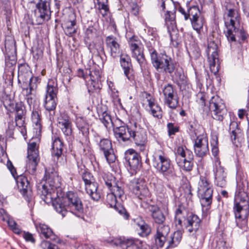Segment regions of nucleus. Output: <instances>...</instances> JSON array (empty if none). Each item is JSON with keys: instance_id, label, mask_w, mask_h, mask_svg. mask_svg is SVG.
I'll use <instances>...</instances> for the list:
<instances>
[{"instance_id": "obj_1", "label": "nucleus", "mask_w": 249, "mask_h": 249, "mask_svg": "<svg viewBox=\"0 0 249 249\" xmlns=\"http://www.w3.org/2000/svg\"><path fill=\"white\" fill-rule=\"evenodd\" d=\"M151 63L157 71L169 74L178 83L185 81L186 77L182 69L177 67L175 60L165 52L160 53Z\"/></svg>"}, {"instance_id": "obj_2", "label": "nucleus", "mask_w": 249, "mask_h": 249, "mask_svg": "<svg viewBox=\"0 0 249 249\" xmlns=\"http://www.w3.org/2000/svg\"><path fill=\"white\" fill-rule=\"evenodd\" d=\"M233 212L237 227L246 231L249 215V196L246 192L240 188V186L235 195Z\"/></svg>"}, {"instance_id": "obj_3", "label": "nucleus", "mask_w": 249, "mask_h": 249, "mask_svg": "<svg viewBox=\"0 0 249 249\" xmlns=\"http://www.w3.org/2000/svg\"><path fill=\"white\" fill-rule=\"evenodd\" d=\"M45 178V183L40 182L37 184V193L43 201L50 200L57 194L56 190L60 185L59 179L53 168H46Z\"/></svg>"}, {"instance_id": "obj_4", "label": "nucleus", "mask_w": 249, "mask_h": 249, "mask_svg": "<svg viewBox=\"0 0 249 249\" xmlns=\"http://www.w3.org/2000/svg\"><path fill=\"white\" fill-rule=\"evenodd\" d=\"M153 166L157 172L164 178L168 179L173 177L175 170L171 161L166 152L162 149H156L152 159Z\"/></svg>"}, {"instance_id": "obj_5", "label": "nucleus", "mask_w": 249, "mask_h": 249, "mask_svg": "<svg viewBox=\"0 0 249 249\" xmlns=\"http://www.w3.org/2000/svg\"><path fill=\"white\" fill-rule=\"evenodd\" d=\"M170 231L168 225H159L157 227L156 233L154 236L155 244L157 247H163L166 241L168 244L167 249L175 248L179 244L182 239V231L178 230L168 239Z\"/></svg>"}, {"instance_id": "obj_6", "label": "nucleus", "mask_w": 249, "mask_h": 249, "mask_svg": "<svg viewBox=\"0 0 249 249\" xmlns=\"http://www.w3.org/2000/svg\"><path fill=\"white\" fill-rule=\"evenodd\" d=\"M213 189L212 186L205 176H201L198 184L197 196L203 211H208L210 208L213 200Z\"/></svg>"}, {"instance_id": "obj_7", "label": "nucleus", "mask_w": 249, "mask_h": 249, "mask_svg": "<svg viewBox=\"0 0 249 249\" xmlns=\"http://www.w3.org/2000/svg\"><path fill=\"white\" fill-rule=\"evenodd\" d=\"M79 173L81 175L84 182L87 193L93 201H98L101 198L102 193L92 174L88 169H84L83 171L82 168Z\"/></svg>"}, {"instance_id": "obj_8", "label": "nucleus", "mask_w": 249, "mask_h": 249, "mask_svg": "<svg viewBox=\"0 0 249 249\" xmlns=\"http://www.w3.org/2000/svg\"><path fill=\"white\" fill-rule=\"evenodd\" d=\"M176 161L179 169L186 172L191 171L194 166L193 152L182 146L178 147L175 152Z\"/></svg>"}, {"instance_id": "obj_9", "label": "nucleus", "mask_w": 249, "mask_h": 249, "mask_svg": "<svg viewBox=\"0 0 249 249\" xmlns=\"http://www.w3.org/2000/svg\"><path fill=\"white\" fill-rule=\"evenodd\" d=\"M51 0H39L36 4L34 15L36 25H41L50 19Z\"/></svg>"}, {"instance_id": "obj_10", "label": "nucleus", "mask_w": 249, "mask_h": 249, "mask_svg": "<svg viewBox=\"0 0 249 249\" xmlns=\"http://www.w3.org/2000/svg\"><path fill=\"white\" fill-rule=\"evenodd\" d=\"M94 141L98 146L99 152L103 154L107 161L109 164L114 162L116 156L111 141L108 139L101 138L98 134L94 136Z\"/></svg>"}, {"instance_id": "obj_11", "label": "nucleus", "mask_w": 249, "mask_h": 249, "mask_svg": "<svg viewBox=\"0 0 249 249\" xmlns=\"http://www.w3.org/2000/svg\"><path fill=\"white\" fill-rule=\"evenodd\" d=\"M124 163L132 175L139 172L142 166L140 155L132 149H129L125 152Z\"/></svg>"}, {"instance_id": "obj_12", "label": "nucleus", "mask_w": 249, "mask_h": 249, "mask_svg": "<svg viewBox=\"0 0 249 249\" xmlns=\"http://www.w3.org/2000/svg\"><path fill=\"white\" fill-rule=\"evenodd\" d=\"M65 196L68 211L79 218L83 217V205L78 194L72 191H69Z\"/></svg>"}, {"instance_id": "obj_13", "label": "nucleus", "mask_w": 249, "mask_h": 249, "mask_svg": "<svg viewBox=\"0 0 249 249\" xmlns=\"http://www.w3.org/2000/svg\"><path fill=\"white\" fill-rule=\"evenodd\" d=\"M36 143L33 142L28 146L26 171L31 175H34L36 170V166L39 161L38 150L36 148Z\"/></svg>"}, {"instance_id": "obj_14", "label": "nucleus", "mask_w": 249, "mask_h": 249, "mask_svg": "<svg viewBox=\"0 0 249 249\" xmlns=\"http://www.w3.org/2000/svg\"><path fill=\"white\" fill-rule=\"evenodd\" d=\"M209 108L213 112V118L218 121H222L226 114V109L223 100L218 96H213L209 103Z\"/></svg>"}, {"instance_id": "obj_15", "label": "nucleus", "mask_w": 249, "mask_h": 249, "mask_svg": "<svg viewBox=\"0 0 249 249\" xmlns=\"http://www.w3.org/2000/svg\"><path fill=\"white\" fill-rule=\"evenodd\" d=\"M129 188L133 193L141 199H144L150 196L151 194L146 183L142 178H134L131 181Z\"/></svg>"}, {"instance_id": "obj_16", "label": "nucleus", "mask_w": 249, "mask_h": 249, "mask_svg": "<svg viewBox=\"0 0 249 249\" xmlns=\"http://www.w3.org/2000/svg\"><path fill=\"white\" fill-rule=\"evenodd\" d=\"M128 42L132 57L135 58L140 65L143 64L145 59L142 49L140 46V41L138 37L133 35L128 38Z\"/></svg>"}, {"instance_id": "obj_17", "label": "nucleus", "mask_w": 249, "mask_h": 249, "mask_svg": "<svg viewBox=\"0 0 249 249\" xmlns=\"http://www.w3.org/2000/svg\"><path fill=\"white\" fill-rule=\"evenodd\" d=\"M164 103L169 108L175 109L178 105V97L172 85L168 84L162 89Z\"/></svg>"}, {"instance_id": "obj_18", "label": "nucleus", "mask_w": 249, "mask_h": 249, "mask_svg": "<svg viewBox=\"0 0 249 249\" xmlns=\"http://www.w3.org/2000/svg\"><path fill=\"white\" fill-rule=\"evenodd\" d=\"M121 125L119 126H113V132L115 138L119 141L125 142L131 140V134L134 127V124L130 125H125V124L121 120Z\"/></svg>"}, {"instance_id": "obj_19", "label": "nucleus", "mask_w": 249, "mask_h": 249, "mask_svg": "<svg viewBox=\"0 0 249 249\" xmlns=\"http://www.w3.org/2000/svg\"><path fill=\"white\" fill-rule=\"evenodd\" d=\"M75 124L79 130L80 142L82 145H88L89 140V124L87 121L82 117L76 118Z\"/></svg>"}, {"instance_id": "obj_20", "label": "nucleus", "mask_w": 249, "mask_h": 249, "mask_svg": "<svg viewBox=\"0 0 249 249\" xmlns=\"http://www.w3.org/2000/svg\"><path fill=\"white\" fill-rule=\"evenodd\" d=\"M225 34L231 46L232 43H236V37L238 38L237 41L241 45L248 41L247 39L249 37V35L243 28L239 29L237 27L231 30V29L227 30L226 32H225Z\"/></svg>"}, {"instance_id": "obj_21", "label": "nucleus", "mask_w": 249, "mask_h": 249, "mask_svg": "<svg viewBox=\"0 0 249 249\" xmlns=\"http://www.w3.org/2000/svg\"><path fill=\"white\" fill-rule=\"evenodd\" d=\"M165 22L167 26L168 32L170 35L171 41L175 47H178V40L174 37V33L177 35L176 31V25L175 21V15L174 13L167 11L165 14Z\"/></svg>"}, {"instance_id": "obj_22", "label": "nucleus", "mask_w": 249, "mask_h": 249, "mask_svg": "<svg viewBox=\"0 0 249 249\" xmlns=\"http://www.w3.org/2000/svg\"><path fill=\"white\" fill-rule=\"evenodd\" d=\"M194 150L196 156L203 157L209 153L208 140L205 135H199L194 140Z\"/></svg>"}, {"instance_id": "obj_23", "label": "nucleus", "mask_w": 249, "mask_h": 249, "mask_svg": "<svg viewBox=\"0 0 249 249\" xmlns=\"http://www.w3.org/2000/svg\"><path fill=\"white\" fill-rule=\"evenodd\" d=\"M217 50V47L216 43L213 41H211L208 44L206 50L210 70L214 73H216L218 70L217 68L216 71L214 69L216 63H218L219 61Z\"/></svg>"}, {"instance_id": "obj_24", "label": "nucleus", "mask_w": 249, "mask_h": 249, "mask_svg": "<svg viewBox=\"0 0 249 249\" xmlns=\"http://www.w3.org/2000/svg\"><path fill=\"white\" fill-rule=\"evenodd\" d=\"M213 171L214 175L215 184L221 188L225 187L227 183V173L224 167L221 165V162L218 159H217L214 162Z\"/></svg>"}, {"instance_id": "obj_25", "label": "nucleus", "mask_w": 249, "mask_h": 249, "mask_svg": "<svg viewBox=\"0 0 249 249\" xmlns=\"http://www.w3.org/2000/svg\"><path fill=\"white\" fill-rule=\"evenodd\" d=\"M46 203L51 202L54 209L60 214L62 217H65L68 213L66 196L59 197L57 194L53 197L52 200L44 201Z\"/></svg>"}, {"instance_id": "obj_26", "label": "nucleus", "mask_w": 249, "mask_h": 249, "mask_svg": "<svg viewBox=\"0 0 249 249\" xmlns=\"http://www.w3.org/2000/svg\"><path fill=\"white\" fill-rule=\"evenodd\" d=\"M57 126L61 130L68 141H71L72 133V124L69 117L65 115H61L57 119Z\"/></svg>"}, {"instance_id": "obj_27", "label": "nucleus", "mask_w": 249, "mask_h": 249, "mask_svg": "<svg viewBox=\"0 0 249 249\" xmlns=\"http://www.w3.org/2000/svg\"><path fill=\"white\" fill-rule=\"evenodd\" d=\"M18 189L27 201H30L32 196V189L27 178L23 176H19L16 178Z\"/></svg>"}, {"instance_id": "obj_28", "label": "nucleus", "mask_w": 249, "mask_h": 249, "mask_svg": "<svg viewBox=\"0 0 249 249\" xmlns=\"http://www.w3.org/2000/svg\"><path fill=\"white\" fill-rule=\"evenodd\" d=\"M90 53L93 56H99L104 64L107 61V56L105 52L104 47L102 42H94V41L85 44Z\"/></svg>"}, {"instance_id": "obj_29", "label": "nucleus", "mask_w": 249, "mask_h": 249, "mask_svg": "<svg viewBox=\"0 0 249 249\" xmlns=\"http://www.w3.org/2000/svg\"><path fill=\"white\" fill-rule=\"evenodd\" d=\"M105 44L107 50L113 58L118 57L120 54V45L118 39L114 36H108L106 37Z\"/></svg>"}, {"instance_id": "obj_30", "label": "nucleus", "mask_w": 249, "mask_h": 249, "mask_svg": "<svg viewBox=\"0 0 249 249\" xmlns=\"http://www.w3.org/2000/svg\"><path fill=\"white\" fill-rule=\"evenodd\" d=\"M115 244L125 245L126 249H145L143 241L138 238L120 237L116 240Z\"/></svg>"}, {"instance_id": "obj_31", "label": "nucleus", "mask_w": 249, "mask_h": 249, "mask_svg": "<svg viewBox=\"0 0 249 249\" xmlns=\"http://www.w3.org/2000/svg\"><path fill=\"white\" fill-rule=\"evenodd\" d=\"M36 228L41 238L50 239L51 240L58 243L59 239L48 225L42 223L35 224Z\"/></svg>"}, {"instance_id": "obj_32", "label": "nucleus", "mask_w": 249, "mask_h": 249, "mask_svg": "<svg viewBox=\"0 0 249 249\" xmlns=\"http://www.w3.org/2000/svg\"><path fill=\"white\" fill-rule=\"evenodd\" d=\"M141 205L151 213V216L155 223L162 224L164 222L165 217L158 206L155 205H149L144 202L142 203Z\"/></svg>"}, {"instance_id": "obj_33", "label": "nucleus", "mask_w": 249, "mask_h": 249, "mask_svg": "<svg viewBox=\"0 0 249 249\" xmlns=\"http://www.w3.org/2000/svg\"><path fill=\"white\" fill-rule=\"evenodd\" d=\"M131 139H132L136 145L146 144L147 135L145 130L138 125L136 123L134 124Z\"/></svg>"}, {"instance_id": "obj_34", "label": "nucleus", "mask_w": 249, "mask_h": 249, "mask_svg": "<svg viewBox=\"0 0 249 249\" xmlns=\"http://www.w3.org/2000/svg\"><path fill=\"white\" fill-rule=\"evenodd\" d=\"M117 197L114 194L111 193L108 194L106 198L107 204L110 207L114 208L120 214L123 215L125 219H128L129 214L126 212L124 208L121 204L117 202Z\"/></svg>"}, {"instance_id": "obj_35", "label": "nucleus", "mask_w": 249, "mask_h": 249, "mask_svg": "<svg viewBox=\"0 0 249 249\" xmlns=\"http://www.w3.org/2000/svg\"><path fill=\"white\" fill-rule=\"evenodd\" d=\"M62 27L66 36L71 37L76 34L77 27L75 16L74 14L70 15V19L66 20L62 24Z\"/></svg>"}, {"instance_id": "obj_36", "label": "nucleus", "mask_w": 249, "mask_h": 249, "mask_svg": "<svg viewBox=\"0 0 249 249\" xmlns=\"http://www.w3.org/2000/svg\"><path fill=\"white\" fill-rule=\"evenodd\" d=\"M200 222L201 220L197 215L191 214L187 218L184 225L187 231L190 233L194 234L199 228Z\"/></svg>"}, {"instance_id": "obj_37", "label": "nucleus", "mask_w": 249, "mask_h": 249, "mask_svg": "<svg viewBox=\"0 0 249 249\" xmlns=\"http://www.w3.org/2000/svg\"><path fill=\"white\" fill-rule=\"evenodd\" d=\"M40 78L36 76H30L28 81L21 84V87L23 91H26L27 95H32L35 91L38 84L40 83Z\"/></svg>"}, {"instance_id": "obj_38", "label": "nucleus", "mask_w": 249, "mask_h": 249, "mask_svg": "<svg viewBox=\"0 0 249 249\" xmlns=\"http://www.w3.org/2000/svg\"><path fill=\"white\" fill-rule=\"evenodd\" d=\"M52 156L57 160L61 156L63 151L64 143L61 139L56 136L52 137Z\"/></svg>"}, {"instance_id": "obj_39", "label": "nucleus", "mask_w": 249, "mask_h": 249, "mask_svg": "<svg viewBox=\"0 0 249 249\" xmlns=\"http://www.w3.org/2000/svg\"><path fill=\"white\" fill-rule=\"evenodd\" d=\"M32 72L28 65L26 63L20 64L18 66V83L20 85L28 81Z\"/></svg>"}, {"instance_id": "obj_40", "label": "nucleus", "mask_w": 249, "mask_h": 249, "mask_svg": "<svg viewBox=\"0 0 249 249\" xmlns=\"http://www.w3.org/2000/svg\"><path fill=\"white\" fill-rule=\"evenodd\" d=\"M120 63L125 76L129 81H132L133 79V70L129 57L126 55L124 57H121Z\"/></svg>"}, {"instance_id": "obj_41", "label": "nucleus", "mask_w": 249, "mask_h": 249, "mask_svg": "<svg viewBox=\"0 0 249 249\" xmlns=\"http://www.w3.org/2000/svg\"><path fill=\"white\" fill-rule=\"evenodd\" d=\"M146 98L148 103V106L150 108L151 113L154 117L161 118L162 115V110L160 106L155 102V99L151 97L150 94H146Z\"/></svg>"}, {"instance_id": "obj_42", "label": "nucleus", "mask_w": 249, "mask_h": 249, "mask_svg": "<svg viewBox=\"0 0 249 249\" xmlns=\"http://www.w3.org/2000/svg\"><path fill=\"white\" fill-rule=\"evenodd\" d=\"M57 98L45 97L43 106L46 110L50 113V119L53 118L55 114V109L57 104Z\"/></svg>"}, {"instance_id": "obj_43", "label": "nucleus", "mask_w": 249, "mask_h": 249, "mask_svg": "<svg viewBox=\"0 0 249 249\" xmlns=\"http://www.w3.org/2000/svg\"><path fill=\"white\" fill-rule=\"evenodd\" d=\"M135 223L140 231V232L138 233L140 236L146 237L150 235L151 232V228L141 218L137 219L135 220Z\"/></svg>"}, {"instance_id": "obj_44", "label": "nucleus", "mask_w": 249, "mask_h": 249, "mask_svg": "<svg viewBox=\"0 0 249 249\" xmlns=\"http://www.w3.org/2000/svg\"><path fill=\"white\" fill-rule=\"evenodd\" d=\"M16 64V60L14 56H13L12 59L9 57H6L5 58V66L6 68H9L8 74H4L3 78L5 79H8L10 83H12L14 77V66Z\"/></svg>"}, {"instance_id": "obj_45", "label": "nucleus", "mask_w": 249, "mask_h": 249, "mask_svg": "<svg viewBox=\"0 0 249 249\" xmlns=\"http://www.w3.org/2000/svg\"><path fill=\"white\" fill-rule=\"evenodd\" d=\"M58 93L57 84L53 80H49L46 89V97H57Z\"/></svg>"}, {"instance_id": "obj_46", "label": "nucleus", "mask_w": 249, "mask_h": 249, "mask_svg": "<svg viewBox=\"0 0 249 249\" xmlns=\"http://www.w3.org/2000/svg\"><path fill=\"white\" fill-rule=\"evenodd\" d=\"M98 36L97 30L93 26H89L85 32L84 42L87 44L93 41Z\"/></svg>"}, {"instance_id": "obj_47", "label": "nucleus", "mask_w": 249, "mask_h": 249, "mask_svg": "<svg viewBox=\"0 0 249 249\" xmlns=\"http://www.w3.org/2000/svg\"><path fill=\"white\" fill-rule=\"evenodd\" d=\"M86 83L88 92L90 94L98 92L102 88L101 80H88Z\"/></svg>"}, {"instance_id": "obj_48", "label": "nucleus", "mask_w": 249, "mask_h": 249, "mask_svg": "<svg viewBox=\"0 0 249 249\" xmlns=\"http://www.w3.org/2000/svg\"><path fill=\"white\" fill-rule=\"evenodd\" d=\"M193 29L195 30L199 36H201V32L203 29L204 19L200 17L191 18L190 19Z\"/></svg>"}, {"instance_id": "obj_49", "label": "nucleus", "mask_w": 249, "mask_h": 249, "mask_svg": "<svg viewBox=\"0 0 249 249\" xmlns=\"http://www.w3.org/2000/svg\"><path fill=\"white\" fill-rule=\"evenodd\" d=\"M186 6L189 19L191 18H195L201 16V12L198 5H192L190 2L188 1Z\"/></svg>"}, {"instance_id": "obj_50", "label": "nucleus", "mask_w": 249, "mask_h": 249, "mask_svg": "<svg viewBox=\"0 0 249 249\" xmlns=\"http://www.w3.org/2000/svg\"><path fill=\"white\" fill-rule=\"evenodd\" d=\"M155 44V42L153 38L151 39V41H145V46L149 53L151 62L159 55V53L154 48Z\"/></svg>"}, {"instance_id": "obj_51", "label": "nucleus", "mask_w": 249, "mask_h": 249, "mask_svg": "<svg viewBox=\"0 0 249 249\" xmlns=\"http://www.w3.org/2000/svg\"><path fill=\"white\" fill-rule=\"evenodd\" d=\"M102 180L101 179V182L104 183L106 186L110 190L113 186L116 185L115 178L111 174L103 173L102 175Z\"/></svg>"}, {"instance_id": "obj_52", "label": "nucleus", "mask_w": 249, "mask_h": 249, "mask_svg": "<svg viewBox=\"0 0 249 249\" xmlns=\"http://www.w3.org/2000/svg\"><path fill=\"white\" fill-rule=\"evenodd\" d=\"M240 17L239 14H235L233 17L229 19V21H226L225 24L227 30H233L239 25Z\"/></svg>"}, {"instance_id": "obj_53", "label": "nucleus", "mask_w": 249, "mask_h": 249, "mask_svg": "<svg viewBox=\"0 0 249 249\" xmlns=\"http://www.w3.org/2000/svg\"><path fill=\"white\" fill-rule=\"evenodd\" d=\"M14 112H16L15 118H25L26 110L23 103L21 102L16 103Z\"/></svg>"}, {"instance_id": "obj_54", "label": "nucleus", "mask_w": 249, "mask_h": 249, "mask_svg": "<svg viewBox=\"0 0 249 249\" xmlns=\"http://www.w3.org/2000/svg\"><path fill=\"white\" fill-rule=\"evenodd\" d=\"M40 110L37 109H34L32 113V120L33 123L35 124L37 129H39V131L41 130V118H40Z\"/></svg>"}, {"instance_id": "obj_55", "label": "nucleus", "mask_w": 249, "mask_h": 249, "mask_svg": "<svg viewBox=\"0 0 249 249\" xmlns=\"http://www.w3.org/2000/svg\"><path fill=\"white\" fill-rule=\"evenodd\" d=\"M3 104L6 110L10 112H14L16 104L14 101L6 97L3 101Z\"/></svg>"}, {"instance_id": "obj_56", "label": "nucleus", "mask_w": 249, "mask_h": 249, "mask_svg": "<svg viewBox=\"0 0 249 249\" xmlns=\"http://www.w3.org/2000/svg\"><path fill=\"white\" fill-rule=\"evenodd\" d=\"M99 119L106 127H107L110 124H112L111 116L107 111L103 112L99 115Z\"/></svg>"}, {"instance_id": "obj_57", "label": "nucleus", "mask_w": 249, "mask_h": 249, "mask_svg": "<svg viewBox=\"0 0 249 249\" xmlns=\"http://www.w3.org/2000/svg\"><path fill=\"white\" fill-rule=\"evenodd\" d=\"M110 190L111 191V193L112 194H114L115 196L122 200L124 195V192L123 189H122L121 187L119 186L117 183H116V185H113Z\"/></svg>"}, {"instance_id": "obj_58", "label": "nucleus", "mask_w": 249, "mask_h": 249, "mask_svg": "<svg viewBox=\"0 0 249 249\" xmlns=\"http://www.w3.org/2000/svg\"><path fill=\"white\" fill-rule=\"evenodd\" d=\"M5 221H7L8 226L15 233L19 234L20 233V230L18 228L17 223L13 219L9 218L8 215V218Z\"/></svg>"}, {"instance_id": "obj_59", "label": "nucleus", "mask_w": 249, "mask_h": 249, "mask_svg": "<svg viewBox=\"0 0 249 249\" xmlns=\"http://www.w3.org/2000/svg\"><path fill=\"white\" fill-rule=\"evenodd\" d=\"M99 6V9L104 11L102 13L103 16L107 15V12L109 11V7L107 4L108 0H97Z\"/></svg>"}, {"instance_id": "obj_60", "label": "nucleus", "mask_w": 249, "mask_h": 249, "mask_svg": "<svg viewBox=\"0 0 249 249\" xmlns=\"http://www.w3.org/2000/svg\"><path fill=\"white\" fill-rule=\"evenodd\" d=\"M89 74L88 80H101V72L99 70L91 71L90 69H89Z\"/></svg>"}, {"instance_id": "obj_61", "label": "nucleus", "mask_w": 249, "mask_h": 249, "mask_svg": "<svg viewBox=\"0 0 249 249\" xmlns=\"http://www.w3.org/2000/svg\"><path fill=\"white\" fill-rule=\"evenodd\" d=\"M15 48V42L14 39H6L5 41V49L6 53H9L11 51H13Z\"/></svg>"}, {"instance_id": "obj_62", "label": "nucleus", "mask_w": 249, "mask_h": 249, "mask_svg": "<svg viewBox=\"0 0 249 249\" xmlns=\"http://www.w3.org/2000/svg\"><path fill=\"white\" fill-rule=\"evenodd\" d=\"M40 247L42 249H58L57 246L46 240L41 242Z\"/></svg>"}, {"instance_id": "obj_63", "label": "nucleus", "mask_w": 249, "mask_h": 249, "mask_svg": "<svg viewBox=\"0 0 249 249\" xmlns=\"http://www.w3.org/2000/svg\"><path fill=\"white\" fill-rule=\"evenodd\" d=\"M168 133V135L171 137L172 135H174L175 133L179 131V127L177 125H175L173 123H169L167 124Z\"/></svg>"}, {"instance_id": "obj_64", "label": "nucleus", "mask_w": 249, "mask_h": 249, "mask_svg": "<svg viewBox=\"0 0 249 249\" xmlns=\"http://www.w3.org/2000/svg\"><path fill=\"white\" fill-rule=\"evenodd\" d=\"M89 70L88 69L84 70L82 69H79L77 70V76L79 77L82 78L86 82H87L88 80V76H89Z\"/></svg>"}]
</instances>
